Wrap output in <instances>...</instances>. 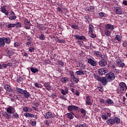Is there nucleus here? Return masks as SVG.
Here are the masks:
<instances>
[{"instance_id": "f257e3e1", "label": "nucleus", "mask_w": 127, "mask_h": 127, "mask_svg": "<svg viewBox=\"0 0 127 127\" xmlns=\"http://www.w3.org/2000/svg\"><path fill=\"white\" fill-rule=\"evenodd\" d=\"M127 90V84L125 83V82H121L119 84V87L117 89V92L118 94H121L123 95V94H125L126 93V91Z\"/></svg>"}, {"instance_id": "f03ea898", "label": "nucleus", "mask_w": 127, "mask_h": 127, "mask_svg": "<svg viewBox=\"0 0 127 127\" xmlns=\"http://www.w3.org/2000/svg\"><path fill=\"white\" fill-rule=\"evenodd\" d=\"M94 78L97 80L99 81V82H101V83L103 85V86H107V84H108V82H110L107 79V77H103L101 78L99 75L97 74L94 75Z\"/></svg>"}, {"instance_id": "7ed1b4c3", "label": "nucleus", "mask_w": 127, "mask_h": 127, "mask_svg": "<svg viewBox=\"0 0 127 127\" xmlns=\"http://www.w3.org/2000/svg\"><path fill=\"white\" fill-rule=\"evenodd\" d=\"M105 77H106L107 79L108 80V81L109 82H112V81L115 80V78H116L115 74L113 72L107 73Z\"/></svg>"}, {"instance_id": "20e7f679", "label": "nucleus", "mask_w": 127, "mask_h": 127, "mask_svg": "<svg viewBox=\"0 0 127 127\" xmlns=\"http://www.w3.org/2000/svg\"><path fill=\"white\" fill-rule=\"evenodd\" d=\"M70 82L77 84L79 82V78L76 77L74 75V73L71 74Z\"/></svg>"}, {"instance_id": "39448f33", "label": "nucleus", "mask_w": 127, "mask_h": 127, "mask_svg": "<svg viewBox=\"0 0 127 127\" xmlns=\"http://www.w3.org/2000/svg\"><path fill=\"white\" fill-rule=\"evenodd\" d=\"M108 73V69L107 68H102L98 69L99 75H105V74Z\"/></svg>"}, {"instance_id": "423d86ee", "label": "nucleus", "mask_w": 127, "mask_h": 127, "mask_svg": "<svg viewBox=\"0 0 127 127\" xmlns=\"http://www.w3.org/2000/svg\"><path fill=\"white\" fill-rule=\"evenodd\" d=\"M123 61H122V59H119L116 61V64L118 66L119 65V67H121V68H124L125 66H126V64L124 63H122Z\"/></svg>"}, {"instance_id": "0eeeda50", "label": "nucleus", "mask_w": 127, "mask_h": 127, "mask_svg": "<svg viewBox=\"0 0 127 127\" xmlns=\"http://www.w3.org/2000/svg\"><path fill=\"white\" fill-rule=\"evenodd\" d=\"M87 62L89 64H90L91 66H97V62L94 61L92 59L89 58L87 59Z\"/></svg>"}, {"instance_id": "6e6552de", "label": "nucleus", "mask_w": 127, "mask_h": 127, "mask_svg": "<svg viewBox=\"0 0 127 127\" xmlns=\"http://www.w3.org/2000/svg\"><path fill=\"white\" fill-rule=\"evenodd\" d=\"M98 64L101 67H105L108 64V62L106 60H101L99 61Z\"/></svg>"}, {"instance_id": "1a4fd4ad", "label": "nucleus", "mask_w": 127, "mask_h": 127, "mask_svg": "<svg viewBox=\"0 0 127 127\" xmlns=\"http://www.w3.org/2000/svg\"><path fill=\"white\" fill-rule=\"evenodd\" d=\"M114 11L116 14H122L123 13V9L120 7H116Z\"/></svg>"}, {"instance_id": "9d476101", "label": "nucleus", "mask_w": 127, "mask_h": 127, "mask_svg": "<svg viewBox=\"0 0 127 127\" xmlns=\"http://www.w3.org/2000/svg\"><path fill=\"white\" fill-rule=\"evenodd\" d=\"M44 117L47 119H51V118H53V115L51 112H48L45 113Z\"/></svg>"}, {"instance_id": "9b49d317", "label": "nucleus", "mask_w": 127, "mask_h": 127, "mask_svg": "<svg viewBox=\"0 0 127 127\" xmlns=\"http://www.w3.org/2000/svg\"><path fill=\"white\" fill-rule=\"evenodd\" d=\"M22 95H24V98H26V99H28V98H30V93H28L27 91L26 90H24V92L22 94Z\"/></svg>"}, {"instance_id": "f8f14e48", "label": "nucleus", "mask_w": 127, "mask_h": 127, "mask_svg": "<svg viewBox=\"0 0 127 127\" xmlns=\"http://www.w3.org/2000/svg\"><path fill=\"white\" fill-rule=\"evenodd\" d=\"M15 110L14 108L9 106L7 108L6 112L8 114H12Z\"/></svg>"}, {"instance_id": "ddd939ff", "label": "nucleus", "mask_w": 127, "mask_h": 127, "mask_svg": "<svg viewBox=\"0 0 127 127\" xmlns=\"http://www.w3.org/2000/svg\"><path fill=\"white\" fill-rule=\"evenodd\" d=\"M74 37L76 38V39H78V40H86V37L84 36H79L78 35H74Z\"/></svg>"}, {"instance_id": "4468645a", "label": "nucleus", "mask_w": 127, "mask_h": 127, "mask_svg": "<svg viewBox=\"0 0 127 127\" xmlns=\"http://www.w3.org/2000/svg\"><path fill=\"white\" fill-rule=\"evenodd\" d=\"M106 123L108 125L113 126V125H115V120L114 119V118H110L106 121Z\"/></svg>"}, {"instance_id": "2eb2a0df", "label": "nucleus", "mask_w": 127, "mask_h": 127, "mask_svg": "<svg viewBox=\"0 0 127 127\" xmlns=\"http://www.w3.org/2000/svg\"><path fill=\"white\" fill-rule=\"evenodd\" d=\"M86 103L88 106H92V100L90 98V96H87L86 97Z\"/></svg>"}, {"instance_id": "dca6fc26", "label": "nucleus", "mask_w": 127, "mask_h": 127, "mask_svg": "<svg viewBox=\"0 0 127 127\" xmlns=\"http://www.w3.org/2000/svg\"><path fill=\"white\" fill-rule=\"evenodd\" d=\"M105 29H107V30H113L114 25L110 24H107L105 26Z\"/></svg>"}, {"instance_id": "f3484780", "label": "nucleus", "mask_w": 127, "mask_h": 127, "mask_svg": "<svg viewBox=\"0 0 127 127\" xmlns=\"http://www.w3.org/2000/svg\"><path fill=\"white\" fill-rule=\"evenodd\" d=\"M4 45H5L4 39H3V38H0V48L4 47Z\"/></svg>"}, {"instance_id": "a211bd4d", "label": "nucleus", "mask_w": 127, "mask_h": 127, "mask_svg": "<svg viewBox=\"0 0 127 127\" xmlns=\"http://www.w3.org/2000/svg\"><path fill=\"white\" fill-rule=\"evenodd\" d=\"M4 88L5 90H6V91H7L8 92H12V89L8 84H5L4 86Z\"/></svg>"}, {"instance_id": "6ab92c4d", "label": "nucleus", "mask_w": 127, "mask_h": 127, "mask_svg": "<svg viewBox=\"0 0 127 127\" xmlns=\"http://www.w3.org/2000/svg\"><path fill=\"white\" fill-rule=\"evenodd\" d=\"M44 85L45 89L48 90V91H50V90H51V86H50V84H49L48 82H45Z\"/></svg>"}, {"instance_id": "aec40b11", "label": "nucleus", "mask_w": 127, "mask_h": 127, "mask_svg": "<svg viewBox=\"0 0 127 127\" xmlns=\"http://www.w3.org/2000/svg\"><path fill=\"white\" fill-rule=\"evenodd\" d=\"M88 30L89 33H92L94 32V26L92 25L89 24Z\"/></svg>"}, {"instance_id": "412c9836", "label": "nucleus", "mask_w": 127, "mask_h": 127, "mask_svg": "<svg viewBox=\"0 0 127 127\" xmlns=\"http://www.w3.org/2000/svg\"><path fill=\"white\" fill-rule=\"evenodd\" d=\"M111 33H112V32L110 31V30H107V29H105L104 34L106 35V36H107V37L111 36Z\"/></svg>"}, {"instance_id": "4be33fe9", "label": "nucleus", "mask_w": 127, "mask_h": 127, "mask_svg": "<svg viewBox=\"0 0 127 127\" xmlns=\"http://www.w3.org/2000/svg\"><path fill=\"white\" fill-rule=\"evenodd\" d=\"M61 92L62 95H64V96H65V95H67V94H68V88H66L64 89H62L61 90Z\"/></svg>"}, {"instance_id": "5701e85b", "label": "nucleus", "mask_w": 127, "mask_h": 127, "mask_svg": "<svg viewBox=\"0 0 127 127\" xmlns=\"http://www.w3.org/2000/svg\"><path fill=\"white\" fill-rule=\"evenodd\" d=\"M1 11L3 12V13H4L5 15H8V11H6V9L4 7H2L0 8Z\"/></svg>"}, {"instance_id": "b1692460", "label": "nucleus", "mask_w": 127, "mask_h": 127, "mask_svg": "<svg viewBox=\"0 0 127 127\" xmlns=\"http://www.w3.org/2000/svg\"><path fill=\"white\" fill-rule=\"evenodd\" d=\"M3 117H4V118H5V119H6L7 120H9V118H10V117H11V115L9 113H7L6 112H5L3 115Z\"/></svg>"}, {"instance_id": "393cba45", "label": "nucleus", "mask_w": 127, "mask_h": 127, "mask_svg": "<svg viewBox=\"0 0 127 127\" xmlns=\"http://www.w3.org/2000/svg\"><path fill=\"white\" fill-rule=\"evenodd\" d=\"M78 64L79 67H80V69H82V70H85V69H86V66L82 64V63L78 62Z\"/></svg>"}, {"instance_id": "a878e982", "label": "nucleus", "mask_w": 127, "mask_h": 127, "mask_svg": "<svg viewBox=\"0 0 127 127\" xmlns=\"http://www.w3.org/2000/svg\"><path fill=\"white\" fill-rule=\"evenodd\" d=\"M80 112L81 114H82V115H83L82 116V118L83 119H85V117H86V110H85V109L81 108L80 109Z\"/></svg>"}, {"instance_id": "bb28decb", "label": "nucleus", "mask_w": 127, "mask_h": 127, "mask_svg": "<svg viewBox=\"0 0 127 127\" xmlns=\"http://www.w3.org/2000/svg\"><path fill=\"white\" fill-rule=\"evenodd\" d=\"M3 39H4L5 43H6V44H9V43H10V38L3 37Z\"/></svg>"}, {"instance_id": "cd10ccee", "label": "nucleus", "mask_w": 127, "mask_h": 127, "mask_svg": "<svg viewBox=\"0 0 127 127\" xmlns=\"http://www.w3.org/2000/svg\"><path fill=\"white\" fill-rule=\"evenodd\" d=\"M61 82H62V83H66V82H68V77H62L61 79Z\"/></svg>"}, {"instance_id": "c85d7f7f", "label": "nucleus", "mask_w": 127, "mask_h": 127, "mask_svg": "<svg viewBox=\"0 0 127 127\" xmlns=\"http://www.w3.org/2000/svg\"><path fill=\"white\" fill-rule=\"evenodd\" d=\"M16 89L17 92H18V93H20V94H21V95H22L23 92L24 91V90L18 87H16Z\"/></svg>"}, {"instance_id": "c756f323", "label": "nucleus", "mask_w": 127, "mask_h": 127, "mask_svg": "<svg viewBox=\"0 0 127 127\" xmlns=\"http://www.w3.org/2000/svg\"><path fill=\"white\" fill-rule=\"evenodd\" d=\"M29 110V112H30V111H32V109L31 108H28V107H24L23 108V111H24L25 113H27Z\"/></svg>"}, {"instance_id": "7c9ffc66", "label": "nucleus", "mask_w": 127, "mask_h": 127, "mask_svg": "<svg viewBox=\"0 0 127 127\" xmlns=\"http://www.w3.org/2000/svg\"><path fill=\"white\" fill-rule=\"evenodd\" d=\"M115 124H120L121 123V119L119 117H115L114 118Z\"/></svg>"}, {"instance_id": "2f4dec72", "label": "nucleus", "mask_w": 127, "mask_h": 127, "mask_svg": "<svg viewBox=\"0 0 127 127\" xmlns=\"http://www.w3.org/2000/svg\"><path fill=\"white\" fill-rule=\"evenodd\" d=\"M6 26L8 28H12V27H15V24L9 23Z\"/></svg>"}, {"instance_id": "473e14b6", "label": "nucleus", "mask_w": 127, "mask_h": 127, "mask_svg": "<svg viewBox=\"0 0 127 127\" xmlns=\"http://www.w3.org/2000/svg\"><path fill=\"white\" fill-rule=\"evenodd\" d=\"M30 70L32 73H36V72H38L39 70L35 67H30Z\"/></svg>"}, {"instance_id": "72a5a7b5", "label": "nucleus", "mask_w": 127, "mask_h": 127, "mask_svg": "<svg viewBox=\"0 0 127 127\" xmlns=\"http://www.w3.org/2000/svg\"><path fill=\"white\" fill-rule=\"evenodd\" d=\"M95 56H97V57H101L102 56V53L98 52V51H95Z\"/></svg>"}, {"instance_id": "f704fd0d", "label": "nucleus", "mask_w": 127, "mask_h": 127, "mask_svg": "<svg viewBox=\"0 0 127 127\" xmlns=\"http://www.w3.org/2000/svg\"><path fill=\"white\" fill-rule=\"evenodd\" d=\"M76 75H84V71H83V70L76 71Z\"/></svg>"}, {"instance_id": "c9c22d12", "label": "nucleus", "mask_w": 127, "mask_h": 127, "mask_svg": "<svg viewBox=\"0 0 127 127\" xmlns=\"http://www.w3.org/2000/svg\"><path fill=\"white\" fill-rule=\"evenodd\" d=\"M24 24H25V25H27L28 26V25H30V24H31V23H30V21H29L28 19H26L24 20Z\"/></svg>"}, {"instance_id": "e433bc0d", "label": "nucleus", "mask_w": 127, "mask_h": 127, "mask_svg": "<svg viewBox=\"0 0 127 127\" xmlns=\"http://www.w3.org/2000/svg\"><path fill=\"white\" fill-rule=\"evenodd\" d=\"M106 103L108 105H112V104H114V101L112 99H107Z\"/></svg>"}, {"instance_id": "4c0bfd02", "label": "nucleus", "mask_w": 127, "mask_h": 127, "mask_svg": "<svg viewBox=\"0 0 127 127\" xmlns=\"http://www.w3.org/2000/svg\"><path fill=\"white\" fill-rule=\"evenodd\" d=\"M12 114H13V116L14 117V118L15 119H17V118H19V115L18 114H17V113H16V112H15V110H14Z\"/></svg>"}, {"instance_id": "58836bf2", "label": "nucleus", "mask_w": 127, "mask_h": 127, "mask_svg": "<svg viewBox=\"0 0 127 127\" xmlns=\"http://www.w3.org/2000/svg\"><path fill=\"white\" fill-rule=\"evenodd\" d=\"M85 19H86V22L87 23H90V21H89V19H90V17L89 15H86V16H84Z\"/></svg>"}, {"instance_id": "ea45409f", "label": "nucleus", "mask_w": 127, "mask_h": 127, "mask_svg": "<svg viewBox=\"0 0 127 127\" xmlns=\"http://www.w3.org/2000/svg\"><path fill=\"white\" fill-rule=\"evenodd\" d=\"M39 38L40 40H44L45 39V36H44V34H42L39 35Z\"/></svg>"}, {"instance_id": "a19ab883", "label": "nucleus", "mask_w": 127, "mask_h": 127, "mask_svg": "<svg viewBox=\"0 0 127 127\" xmlns=\"http://www.w3.org/2000/svg\"><path fill=\"white\" fill-rule=\"evenodd\" d=\"M115 39H116V40H118V41H121V40H122V37H121V36L120 35H116Z\"/></svg>"}, {"instance_id": "79ce46f5", "label": "nucleus", "mask_w": 127, "mask_h": 127, "mask_svg": "<svg viewBox=\"0 0 127 127\" xmlns=\"http://www.w3.org/2000/svg\"><path fill=\"white\" fill-rule=\"evenodd\" d=\"M67 116L70 120H73V119H74V116H73L71 113H67Z\"/></svg>"}, {"instance_id": "37998d69", "label": "nucleus", "mask_w": 127, "mask_h": 127, "mask_svg": "<svg viewBox=\"0 0 127 127\" xmlns=\"http://www.w3.org/2000/svg\"><path fill=\"white\" fill-rule=\"evenodd\" d=\"M26 45H28L29 46H32V45H33V43H32V41H28L26 43Z\"/></svg>"}, {"instance_id": "c03bdc74", "label": "nucleus", "mask_w": 127, "mask_h": 127, "mask_svg": "<svg viewBox=\"0 0 127 127\" xmlns=\"http://www.w3.org/2000/svg\"><path fill=\"white\" fill-rule=\"evenodd\" d=\"M89 34H90L89 36H90L91 38H96V37H97V35L93 33H89Z\"/></svg>"}, {"instance_id": "a18cd8bd", "label": "nucleus", "mask_w": 127, "mask_h": 127, "mask_svg": "<svg viewBox=\"0 0 127 127\" xmlns=\"http://www.w3.org/2000/svg\"><path fill=\"white\" fill-rule=\"evenodd\" d=\"M58 64L60 66L62 67H63L64 66V62H63L62 61H58Z\"/></svg>"}, {"instance_id": "49530a36", "label": "nucleus", "mask_w": 127, "mask_h": 127, "mask_svg": "<svg viewBox=\"0 0 127 127\" xmlns=\"http://www.w3.org/2000/svg\"><path fill=\"white\" fill-rule=\"evenodd\" d=\"M101 118L102 119H103V120H108V116H107V115H106L102 114L101 116Z\"/></svg>"}, {"instance_id": "de8ad7c7", "label": "nucleus", "mask_w": 127, "mask_h": 127, "mask_svg": "<svg viewBox=\"0 0 127 127\" xmlns=\"http://www.w3.org/2000/svg\"><path fill=\"white\" fill-rule=\"evenodd\" d=\"M20 45V43H19V42H15L14 44V47H16V48L18 47Z\"/></svg>"}, {"instance_id": "09e8293b", "label": "nucleus", "mask_w": 127, "mask_h": 127, "mask_svg": "<svg viewBox=\"0 0 127 127\" xmlns=\"http://www.w3.org/2000/svg\"><path fill=\"white\" fill-rule=\"evenodd\" d=\"M73 110V105H70L68 107V111L69 112Z\"/></svg>"}, {"instance_id": "8fccbe9b", "label": "nucleus", "mask_w": 127, "mask_h": 127, "mask_svg": "<svg viewBox=\"0 0 127 127\" xmlns=\"http://www.w3.org/2000/svg\"><path fill=\"white\" fill-rule=\"evenodd\" d=\"M8 18H9V19H10V20L16 19V16H15V15L11 16L8 17Z\"/></svg>"}, {"instance_id": "3c124183", "label": "nucleus", "mask_w": 127, "mask_h": 127, "mask_svg": "<svg viewBox=\"0 0 127 127\" xmlns=\"http://www.w3.org/2000/svg\"><path fill=\"white\" fill-rule=\"evenodd\" d=\"M75 127H86V124H78Z\"/></svg>"}, {"instance_id": "603ef678", "label": "nucleus", "mask_w": 127, "mask_h": 127, "mask_svg": "<svg viewBox=\"0 0 127 127\" xmlns=\"http://www.w3.org/2000/svg\"><path fill=\"white\" fill-rule=\"evenodd\" d=\"M99 102L100 103H101V104H106V101H105V100L103 98H100Z\"/></svg>"}, {"instance_id": "864d4df0", "label": "nucleus", "mask_w": 127, "mask_h": 127, "mask_svg": "<svg viewBox=\"0 0 127 127\" xmlns=\"http://www.w3.org/2000/svg\"><path fill=\"white\" fill-rule=\"evenodd\" d=\"M122 45L124 47H127V41H124L123 42Z\"/></svg>"}, {"instance_id": "5fc2aeb1", "label": "nucleus", "mask_w": 127, "mask_h": 127, "mask_svg": "<svg viewBox=\"0 0 127 127\" xmlns=\"http://www.w3.org/2000/svg\"><path fill=\"white\" fill-rule=\"evenodd\" d=\"M39 29L40 30H45V26H38Z\"/></svg>"}, {"instance_id": "6e6d98bb", "label": "nucleus", "mask_w": 127, "mask_h": 127, "mask_svg": "<svg viewBox=\"0 0 127 127\" xmlns=\"http://www.w3.org/2000/svg\"><path fill=\"white\" fill-rule=\"evenodd\" d=\"M15 25L16 27H21V23L19 22H17Z\"/></svg>"}, {"instance_id": "4d7b16f0", "label": "nucleus", "mask_w": 127, "mask_h": 127, "mask_svg": "<svg viewBox=\"0 0 127 127\" xmlns=\"http://www.w3.org/2000/svg\"><path fill=\"white\" fill-rule=\"evenodd\" d=\"M29 52H33V51H34V48L30 47L29 48Z\"/></svg>"}, {"instance_id": "13d9d810", "label": "nucleus", "mask_w": 127, "mask_h": 127, "mask_svg": "<svg viewBox=\"0 0 127 127\" xmlns=\"http://www.w3.org/2000/svg\"><path fill=\"white\" fill-rule=\"evenodd\" d=\"M58 42L59 43H64V42H65V40H64L63 39H62V40L58 39Z\"/></svg>"}, {"instance_id": "bf43d9fd", "label": "nucleus", "mask_w": 127, "mask_h": 127, "mask_svg": "<svg viewBox=\"0 0 127 127\" xmlns=\"http://www.w3.org/2000/svg\"><path fill=\"white\" fill-rule=\"evenodd\" d=\"M99 16L100 17H104V16H105V15L104 14V12H100L99 14H98Z\"/></svg>"}, {"instance_id": "052dcab7", "label": "nucleus", "mask_w": 127, "mask_h": 127, "mask_svg": "<svg viewBox=\"0 0 127 127\" xmlns=\"http://www.w3.org/2000/svg\"><path fill=\"white\" fill-rule=\"evenodd\" d=\"M100 58H101V59L102 60H104V59H106V58H107V56H106V55H105L101 54V56H100Z\"/></svg>"}, {"instance_id": "680f3d73", "label": "nucleus", "mask_w": 127, "mask_h": 127, "mask_svg": "<svg viewBox=\"0 0 127 127\" xmlns=\"http://www.w3.org/2000/svg\"><path fill=\"white\" fill-rule=\"evenodd\" d=\"M51 97L52 98V99H54V98H56L57 97V95L53 93L51 95Z\"/></svg>"}, {"instance_id": "e2e57ef3", "label": "nucleus", "mask_w": 127, "mask_h": 127, "mask_svg": "<svg viewBox=\"0 0 127 127\" xmlns=\"http://www.w3.org/2000/svg\"><path fill=\"white\" fill-rule=\"evenodd\" d=\"M27 41H32V39L29 36H27Z\"/></svg>"}, {"instance_id": "0e129e2a", "label": "nucleus", "mask_w": 127, "mask_h": 127, "mask_svg": "<svg viewBox=\"0 0 127 127\" xmlns=\"http://www.w3.org/2000/svg\"><path fill=\"white\" fill-rule=\"evenodd\" d=\"M60 98L61 99V100H64V101H67V98L64 96H61L60 97Z\"/></svg>"}, {"instance_id": "69168bd1", "label": "nucleus", "mask_w": 127, "mask_h": 127, "mask_svg": "<svg viewBox=\"0 0 127 127\" xmlns=\"http://www.w3.org/2000/svg\"><path fill=\"white\" fill-rule=\"evenodd\" d=\"M73 110H75V111H78L79 110V107L73 105Z\"/></svg>"}, {"instance_id": "338daca9", "label": "nucleus", "mask_w": 127, "mask_h": 127, "mask_svg": "<svg viewBox=\"0 0 127 127\" xmlns=\"http://www.w3.org/2000/svg\"><path fill=\"white\" fill-rule=\"evenodd\" d=\"M33 106H35L37 108L39 106V103L38 102H36L35 103H33Z\"/></svg>"}, {"instance_id": "774afa93", "label": "nucleus", "mask_w": 127, "mask_h": 127, "mask_svg": "<svg viewBox=\"0 0 127 127\" xmlns=\"http://www.w3.org/2000/svg\"><path fill=\"white\" fill-rule=\"evenodd\" d=\"M114 72H115V73H120V70H119V69H114Z\"/></svg>"}]
</instances>
